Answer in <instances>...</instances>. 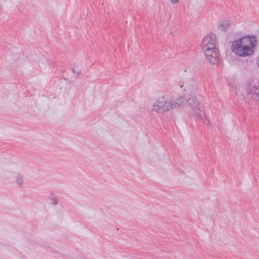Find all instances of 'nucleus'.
<instances>
[{
    "mask_svg": "<svg viewBox=\"0 0 259 259\" xmlns=\"http://www.w3.org/2000/svg\"><path fill=\"white\" fill-rule=\"evenodd\" d=\"M53 204L55 205L57 204V201L56 200H54V201L53 202Z\"/></svg>",
    "mask_w": 259,
    "mask_h": 259,
    "instance_id": "nucleus-13",
    "label": "nucleus"
},
{
    "mask_svg": "<svg viewBox=\"0 0 259 259\" xmlns=\"http://www.w3.org/2000/svg\"><path fill=\"white\" fill-rule=\"evenodd\" d=\"M170 2L171 3L176 4L179 2V0H170Z\"/></svg>",
    "mask_w": 259,
    "mask_h": 259,
    "instance_id": "nucleus-12",
    "label": "nucleus"
},
{
    "mask_svg": "<svg viewBox=\"0 0 259 259\" xmlns=\"http://www.w3.org/2000/svg\"><path fill=\"white\" fill-rule=\"evenodd\" d=\"M72 71L73 72V73L76 74V75H78L80 73V71H75L73 68L72 69Z\"/></svg>",
    "mask_w": 259,
    "mask_h": 259,
    "instance_id": "nucleus-11",
    "label": "nucleus"
},
{
    "mask_svg": "<svg viewBox=\"0 0 259 259\" xmlns=\"http://www.w3.org/2000/svg\"><path fill=\"white\" fill-rule=\"evenodd\" d=\"M207 60L211 64H215L219 61V52L217 48L204 52Z\"/></svg>",
    "mask_w": 259,
    "mask_h": 259,
    "instance_id": "nucleus-5",
    "label": "nucleus"
},
{
    "mask_svg": "<svg viewBox=\"0 0 259 259\" xmlns=\"http://www.w3.org/2000/svg\"><path fill=\"white\" fill-rule=\"evenodd\" d=\"M216 36L214 34H210L203 37L201 46L204 52L216 49Z\"/></svg>",
    "mask_w": 259,
    "mask_h": 259,
    "instance_id": "nucleus-3",
    "label": "nucleus"
},
{
    "mask_svg": "<svg viewBox=\"0 0 259 259\" xmlns=\"http://www.w3.org/2000/svg\"><path fill=\"white\" fill-rule=\"evenodd\" d=\"M238 41H240L241 44L244 45V49H254L256 46L257 39L256 37L254 35H247L242 37Z\"/></svg>",
    "mask_w": 259,
    "mask_h": 259,
    "instance_id": "nucleus-4",
    "label": "nucleus"
},
{
    "mask_svg": "<svg viewBox=\"0 0 259 259\" xmlns=\"http://www.w3.org/2000/svg\"><path fill=\"white\" fill-rule=\"evenodd\" d=\"M186 102V99L182 96L172 100H167L163 97H161L154 103L152 110L158 113H163L185 105Z\"/></svg>",
    "mask_w": 259,
    "mask_h": 259,
    "instance_id": "nucleus-1",
    "label": "nucleus"
},
{
    "mask_svg": "<svg viewBox=\"0 0 259 259\" xmlns=\"http://www.w3.org/2000/svg\"><path fill=\"white\" fill-rule=\"evenodd\" d=\"M240 41L238 40L234 41L232 44V50L233 52L240 57H246L251 55L254 52V49H246Z\"/></svg>",
    "mask_w": 259,
    "mask_h": 259,
    "instance_id": "nucleus-2",
    "label": "nucleus"
},
{
    "mask_svg": "<svg viewBox=\"0 0 259 259\" xmlns=\"http://www.w3.org/2000/svg\"><path fill=\"white\" fill-rule=\"evenodd\" d=\"M187 102H188L189 105L191 106L192 109H198L202 108L200 106V103L199 100L195 97H192L191 98H189L188 100L186 98Z\"/></svg>",
    "mask_w": 259,
    "mask_h": 259,
    "instance_id": "nucleus-7",
    "label": "nucleus"
},
{
    "mask_svg": "<svg viewBox=\"0 0 259 259\" xmlns=\"http://www.w3.org/2000/svg\"><path fill=\"white\" fill-rule=\"evenodd\" d=\"M192 115L197 120H202L204 124H208L209 120L206 118V115L202 110V108L192 109Z\"/></svg>",
    "mask_w": 259,
    "mask_h": 259,
    "instance_id": "nucleus-6",
    "label": "nucleus"
},
{
    "mask_svg": "<svg viewBox=\"0 0 259 259\" xmlns=\"http://www.w3.org/2000/svg\"><path fill=\"white\" fill-rule=\"evenodd\" d=\"M229 23L228 21H224L222 22L219 25V28L222 31H226L228 27L229 26Z\"/></svg>",
    "mask_w": 259,
    "mask_h": 259,
    "instance_id": "nucleus-10",
    "label": "nucleus"
},
{
    "mask_svg": "<svg viewBox=\"0 0 259 259\" xmlns=\"http://www.w3.org/2000/svg\"><path fill=\"white\" fill-rule=\"evenodd\" d=\"M257 64L258 67H259V58L258 59V60L257 61Z\"/></svg>",
    "mask_w": 259,
    "mask_h": 259,
    "instance_id": "nucleus-14",
    "label": "nucleus"
},
{
    "mask_svg": "<svg viewBox=\"0 0 259 259\" xmlns=\"http://www.w3.org/2000/svg\"><path fill=\"white\" fill-rule=\"evenodd\" d=\"M259 89L256 87H253L251 89L250 93L248 95L250 96L251 98L255 100H259Z\"/></svg>",
    "mask_w": 259,
    "mask_h": 259,
    "instance_id": "nucleus-8",
    "label": "nucleus"
},
{
    "mask_svg": "<svg viewBox=\"0 0 259 259\" xmlns=\"http://www.w3.org/2000/svg\"><path fill=\"white\" fill-rule=\"evenodd\" d=\"M16 182L19 187H21L23 184V176L20 174H17L16 177Z\"/></svg>",
    "mask_w": 259,
    "mask_h": 259,
    "instance_id": "nucleus-9",
    "label": "nucleus"
}]
</instances>
